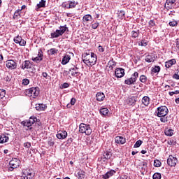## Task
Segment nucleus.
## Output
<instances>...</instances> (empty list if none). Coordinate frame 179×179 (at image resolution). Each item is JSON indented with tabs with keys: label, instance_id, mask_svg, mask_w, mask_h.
Returning a JSON list of instances; mask_svg holds the SVG:
<instances>
[{
	"label": "nucleus",
	"instance_id": "f257e3e1",
	"mask_svg": "<svg viewBox=\"0 0 179 179\" xmlns=\"http://www.w3.org/2000/svg\"><path fill=\"white\" fill-rule=\"evenodd\" d=\"M83 62L88 66H93V65H96V62H97V55L93 52H91V54L85 53Z\"/></svg>",
	"mask_w": 179,
	"mask_h": 179
},
{
	"label": "nucleus",
	"instance_id": "f03ea898",
	"mask_svg": "<svg viewBox=\"0 0 179 179\" xmlns=\"http://www.w3.org/2000/svg\"><path fill=\"white\" fill-rule=\"evenodd\" d=\"M79 132L80 134H85L86 135L92 134V128L90 127V124L81 123L79 125Z\"/></svg>",
	"mask_w": 179,
	"mask_h": 179
},
{
	"label": "nucleus",
	"instance_id": "7ed1b4c3",
	"mask_svg": "<svg viewBox=\"0 0 179 179\" xmlns=\"http://www.w3.org/2000/svg\"><path fill=\"white\" fill-rule=\"evenodd\" d=\"M59 29H57L55 32L51 33V38H58V37L62 36V34H64V33H65V31L68 30L66 24H65L64 26H60Z\"/></svg>",
	"mask_w": 179,
	"mask_h": 179
},
{
	"label": "nucleus",
	"instance_id": "20e7f679",
	"mask_svg": "<svg viewBox=\"0 0 179 179\" xmlns=\"http://www.w3.org/2000/svg\"><path fill=\"white\" fill-rule=\"evenodd\" d=\"M26 95L29 97H32V99H36L38 94H40V90L38 87H31L28 90H26Z\"/></svg>",
	"mask_w": 179,
	"mask_h": 179
},
{
	"label": "nucleus",
	"instance_id": "39448f33",
	"mask_svg": "<svg viewBox=\"0 0 179 179\" xmlns=\"http://www.w3.org/2000/svg\"><path fill=\"white\" fill-rule=\"evenodd\" d=\"M155 114L157 117H166L169 114V108L165 106H159L157 108Z\"/></svg>",
	"mask_w": 179,
	"mask_h": 179
},
{
	"label": "nucleus",
	"instance_id": "423d86ee",
	"mask_svg": "<svg viewBox=\"0 0 179 179\" xmlns=\"http://www.w3.org/2000/svg\"><path fill=\"white\" fill-rule=\"evenodd\" d=\"M9 166L8 167V171H13L15 169H17L19 166H20V160L17 158H13L10 162H9Z\"/></svg>",
	"mask_w": 179,
	"mask_h": 179
},
{
	"label": "nucleus",
	"instance_id": "0eeeda50",
	"mask_svg": "<svg viewBox=\"0 0 179 179\" xmlns=\"http://www.w3.org/2000/svg\"><path fill=\"white\" fill-rule=\"evenodd\" d=\"M34 171L31 169H23L22 170V178L23 179H33L34 178Z\"/></svg>",
	"mask_w": 179,
	"mask_h": 179
},
{
	"label": "nucleus",
	"instance_id": "6e6552de",
	"mask_svg": "<svg viewBox=\"0 0 179 179\" xmlns=\"http://www.w3.org/2000/svg\"><path fill=\"white\" fill-rule=\"evenodd\" d=\"M113 153H111V152L106 151L103 153L101 158H99V160H100L103 163H107V162H108V160L111 159Z\"/></svg>",
	"mask_w": 179,
	"mask_h": 179
},
{
	"label": "nucleus",
	"instance_id": "1a4fd4ad",
	"mask_svg": "<svg viewBox=\"0 0 179 179\" xmlns=\"http://www.w3.org/2000/svg\"><path fill=\"white\" fill-rule=\"evenodd\" d=\"M136 101H138V96H129L126 99L125 103L128 106H131L132 107H134V106H135V104H136Z\"/></svg>",
	"mask_w": 179,
	"mask_h": 179
},
{
	"label": "nucleus",
	"instance_id": "9d476101",
	"mask_svg": "<svg viewBox=\"0 0 179 179\" xmlns=\"http://www.w3.org/2000/svg\"><path fill=\"white\" fill-rule=\"evenodd\" d=\"M138 76L139 73L138 72H134L130 78L125 80L124 83L126 85H134V83L136 82V79H138Z\"/></svg>",
	"mask_w": 179,
	"mask_h": 179
},
{
	"label": "nucleus",
	"instance_id": "9b49d317",
	"mask_svg": "<svg viewBox=\"0 0 179 179\" xmlns=\"http://www.w3.org/2000/svg\"><path fill=\"white\" fill-rule=\"evenodd\" d=\"M178 162V160H177V158L174 157L173 155H169L167 159V163L170 167H176Z\"/></svg>",
	"mask_w": 179,
	"mask_h": 179
},
{
	"label": "nucleus",
	"instance_id": "f8f14e48",
	"mask_svg": "<svg viewBox=\"0 0 179 179\" xmlns=\"http://www.w3.org/2000/svg\"><path fill=\"white\" fill-rule=\"evenodd\" d=\"M6 66L8 69H16L17 68V63L13 60H8L6 61Z\"/></svg>",
	"mask_w": 179,
	"mask_h": 179
},
{
	"label": "nucleus",
	"instance_id": "ddd939ff",
	"mask_svg": "<svg viewBox=\"0 0 179 179\" xmlns=\"http://www.w3.org/2000/svg\"><path fill=\"white\" fill-rule=\"evenodd\" d=\"M14 42L15 44H19L21 47H24L26 45V41L24 39L22 38V36H17L14 38Z\"/></svg>",
	"mask_w": 179,
	"mask_h": 179
},
{
	"label": "nucleus",
	"instance_id": "4468645a",
	"mask_svg": "<svg viewBox=\"0 0 179 179\" xmlns=\"http://www.w3.org/2000/svg\"><path fill=\"white\" fill-rule=\"evenodd\" d=\"M116 78H123L125 75V70L122 68H117L115 71Z\"/></svg>",
	"mask_w": 179,
	"mask_h": 179
},
{
	"label": "nucleus",
	"instance_id": "2eb2a0df",
	"mask_svg": "<svg viewBox=\"0 0 179 179\" xmlns=\"http://www.w3.org/2000/svg\"><path fill=\"white\" fill-rule=\"evenodd\" d=\"M33 66V64L30 62L29 60H25L24 62H22L21 69L24 71V69H31V66Z\"/></svg>",
	"mask_w": 179,
	"mask_h": 179
},
{
	"label": "nucleus",
	"instance_id": "dca6fc26",
	"mask_svg": "<svg viewBox=\"0 0 179 179\" xmlns=\"http://www.w3.org/2000/svg\"><path fill=\"white\" fill-rule=\"evenodd\" d=\"M79 68L76 67L75 65H71L69 69V71L71 72V76H78L79 75V72L78 71Z\"/></svg>",
	"mask_w": 179,
	"mask_h": 179
},
{
	"label": "nucleus",
	"instance_id": "f3484780",
	"mask_svg": "<svg viewBox=\"0 0 179 179\" xmlns=\"http://www.w3.org/2000/svg\"><path fill=\"white\" fill-rule=\"evenodd\" d=\"M176 0H166L165 3V8L166 9H173L174 8Z\"/></svg>",
	"mask_w": 179,
	"mask_h": 179
},
{
	"label": "nucleus",
	"instance_id": "a211bd4d",
	"mask_svg": "<svg viewBox=\"0 0 179 179\" xmlns=\"http://www.w3.org/2000/svg\"><path fill=\"white\" fill-rule=\"evenodd\" d=\"M57 139H65L68 136L66 131H59L56 135Z\"/></svg>",
	"mask_w": 179,
	"mask_h": 179
},
{
	"label": "nucleus",
	"instance_id": "6ab92c4d",
	"mask_svg": "<svg viewBox=\"0 0 179 179\" xmlns=\"http://www.w3.org/2000/svg\"><path fill=\"white\" fill-rule=\"evenodd\" d=\"M115 141L116 143H118V144L121 143V145H124V143L127 142V140L125 139V138L122 136H117L115 137Z\"/></svg>",
	"mask_w": 179,
	"mask_h": 179
},
{
	"label": "nucleus",
	"instance_id": "aec40b11",
	"mask_svg": "<svg viewBox=\"0 0 179 179\" xmlns=\"http://www.w3.org/2000/svg\"><path fill=\"white\" fill-rule=\"evenodd\" d=\"M115 174V171L110 170L108 171L106 174L103 175L102 178L103 179H108L110 177H113Z\"/></svg>",
	"mask_w": 179,
	"mask_h": 179
},
{
	"label": "nucleus",
	"instance_id": "412c9836",
	"mask_svg": "<svg viewBox=\"0 0 179 179\" xmlns=\"http://www.w3.org/2000/svg\"><path fill=\"white\" fill-rule=\"evenodd\" d=\"M35 108L37 111H44L47 108V106L43 103H38L36 104Z\"/></svg>",
	"mask_w": 179,
	"mask_h": 179
},
{
	"label": "nucleus",
	"instance_id": "4be33fe9",
	"mask_svg": "<svg viewBox=\"0 0 179 179\" xmlns=\"http://www.w3.org/2000/svg\"><path fill=\"white\" fill-rule=\"evenodd\" d=\"M69 61H71V55H65V56L62 59V64L66 65V64H68V62H69Z\"/></svg>",
	"mask_w": 179,
	"mask_h": 179
},
{
	"label": "nucleus",
	"instance_id": "5701e85b",
	"mask_svg": "<svg viewBox=\"0 0 179 179\" xmlns=\"http://www.w3.org/2000/svg\"><path fill=\"white\" fill-rule=\"evenodd\" d=\"M92 20H93V17H92L90 14H87L83 17V22L84 23H87V22H90Z\"/></svg>",
	"mask_w": 179,
	"mask_h": 179
},
{
	"label": "nucleus",
	"instance_id": "b1692460",
	"mask_svg": "<svg viewBox=\"0 0 179 179\" xmlns=\"http://www.w3.org/2000/svg\"><path fill=\"white\" fill-rule=\"evenodd\" d=\"M97 101H103L106 98V95L103 92H98L96 95Z\"/></svg>",
	"mask_w": 179,
	"mask_h": 179
},
{
	"label": "nucleus",
	"instance_id": "393cba45",
	"mask_svg": "<svg viewBox=\"0 0 179 179\" xmlns=\"http://www.w3.org/2000/svg\"><path fill=\"white\" fill-rule=\"evenodd\" d=\"M176 59H172L171 60H169L168 62H165V67L166 68H171V66H173V65L176 64Z\"/></svg>",
	"mask_w": 179,
	"mask_h": 179
},
{
	"label": "nucleus",
	"instance_id": "a878e982",
	"mask_svg": "<svg viewBox=\"0 0 179 179\" xmlns=\"http://www.w3.org/2000/svg\"><path fill=\"white\" fill-rule=\"evenodd\" d=\"M78 2H76L75 1H69L67 9H73V8L76 7V5H78Z\"/></svg>",
	"mask_w": 179,
	"mask_h": 179
},
{
	"label": "nucleus",
	"instance_id": "bb28decb",
	"mask_svg": "<svg viewBox=\"0 0 179 179\" xmlns=\"http://www.w3.org/2000/svg\"><path fill=\"white\" fill-rule=\"evenodd\" d=\"M9 141V137L5 134L0 136V143H6Z\"/></svg>",
	"mask_w": 179,
	"mask_h": 179
},
{
	"label": "nucleus",
	"instance_id": "cd10ccee",
	"mask_svg": "<svg viewBox=\"0 0 179 179\" xmlns=\"http://www.w3.org/2000/svg\"><path fill=\"white\" fill-rule=\"evenodd\" d=\"M76 177L78 179L85 178V171L80 170L76 173Z\"/></svg>",
	"mask_w": 179,
	"mask_h": 179
},
{
	"label": "nucleus",
	"instance_id": "c85d7f7f",
	"mask_svg": "<svg viewBox=\"0 0 179 179\" xmlns=\"http://www.w3.org/2000/svg\"><path fill=\"white\" fill-rule=\"evenodd\" d=\"M142 103H143V104H144V106H149V104L150 103V98H149V96H145L142 99Z\"/></svg>",
	"mask_w": 179,
	"mask_h": 179
},
{
	"label": "nucleus",
	"instance_id": "c756f323",
	"mask_svg": "<svg viewBox=\"0 0 179 179\" xmlns=\"http://www.w3.org/2000/svg\"><path fill=\"white\" fill-rule=\"evenodd\" d=\"M108 112L109 110H108V108H102L99 110L101 115H103V117H106V115H108Z\"/></svg>",
	"mask_w": 179,
	"mask_h": 179
},
{
	"label": "nucleus",
	"instance_id": "7c9ffc66",
	"mask_svg": "<svg viewBox=\"0 0 179 179\" xmlns=\"http://www.w3.org/2000/svg\"><path fill=\"white\" fill-rule=\"evenodd\" d=\"M108 65H109L110 69H114V66H117V62H115V61H114V59H112L111 60H110L108 62Z\"/></svg>",
	"mask_w": 179,
	"mask_h": 179
},
{
	"label": "nucleus",
	"instance_id": "2f4dec72",
	"mask_svg": "<svg viewBox=\"0 0 179 179\" xmlns=\"http://www.w3.org/2000/svg\"><path fill=\"white\" fill-rule=\"evenodd\" d=\"M173 134H174V130L171 129H166L165 130V135H166V136H173Z\"/></svg>",
	"mask_w": 179,
	"mask_h": 179
},
{
	"label": "nucleus",
	"instance_id": "473e14b6",
	"mask_svg": "<svg viewBox=\"0 0 179 179\" xmlns=\"http://www.w3.org/2000/svg\"><path fill=\"white\" fill-rule=\"evenodd\" d=\"M151 71L152 75H155V73H159V72H160V66H155V67H152Z\"/></svg>",
	"mask_w": 179,
	"mask_h": 179
},
{
	"label": "nucleus",
	"instance_id": "72a5a7b5",
	"mask_svg": "<svg viewBox=\"0 0 179 179\" xmlns=\"http://www.w3.org/2000/svg\"><path fill=\"white\" fill-rule=\"evenodd\" d=\"M145 62L150 63V62H155V57H152V55H148L145 57Z\"/></svg>",
	"mask_w": 179,
	"mask_h": 179
},
{
	"label": "nucleus",
	"instance_id": "f704fd0d",
	"mask_svg": "<svg viewBox=\"0 0 179 179\" xmlns=\"http://www.w3.org/2000/svg\"><path fill=\"white\" fill-rule=\"evenodd\" d=\"M140 33L141 32L139 31V30L132 31L131 35H132L133 38H136L139 37Z\"/></svg>",
	"mask_w": 179,
	"mask_h": 179
},
{
	"label": "nucleus",
	"instance_id": "c9c22d12",
	"mask_svg": "<svg viewBox=\"0 0 179 179\" xmlns=\"http://www.w3.org/2000/svg\"><path fill=\"white\" fill-rule=\"evenodd\" d=\"M50 55H54L55 54H58V50L55 48H51L48 50Z\"/></svg>",
	"mask_w": 179,
	"mask_h": 179
},
{
	"label": "nucleus",
	"instance_id": "e433bc0d",
	"mask_svg": "<svg viewBox=\"0 0 179 179\" xmlns=\"http://www.w3.org/2000/svg\"><path fill=\"white\" fill-rule=\"evenodd\" d=\"M140 82H141V83H146L147 80H148V77H146V76L145 75H141L140 76Z\"/></svg>",
	"mask_w": 179,
	"mask_h": 179
},
{
	"label": "nucleus",
	"instance_id": "4c0bfd02",
	"mask_svg": "<svg viewBox=\"0 0 179 179\" xmlns=\"http://www.w3.org/2000/svg\"><path fill=\"white\" fill-rule=\"evenodd\" d=\"M32 61H34V62H36V64H38L39 62H41V61H43V57H40L38 56L36 57H32Z\"/></svg>",
	"mask_w": 179,
	"mask_h": 179
},
{
	"label": "nucleus",
	"instance_id": "58836bf2",
	"mask_svg": "<svg viewBox=\"0 0 179 179\" xmlns=\"http://www.w3.org/2000/svg\"><path fill=\"white\" fill-rule=\"evenodd\" d=\"M20 15H22V10L18 9L15 11L13 18L15 19L16 17H19V16H20Z\"/></svg>",
	"mask_w": 179,
	"mask_h": 179
},
{
	"label": "nucleus",
	"instance_id": "ea45409f",
	"mask_svg": "<svg viewBox=\"0 0 179 179\" xmlns=\"http://www.w3.org/2000/svg\"><path fill=\"white\" fill-rule=\"evenodd\" d=\"M37 7L40 8H45V0H41L39 3L37 4Z\"/></svg>",
	"mask_w": 179,
	"mask_h": 179
},
{
	"label": "nucleus",
	"instance_id": "a19ab883",
	"mask_svg": "<svg viewBox=\"0 0 179 179\" xmlns=\"http://www.w3.org/2000/svg\"><path fill=\"white\" fill-rule=\"evenodd\" d=\"M29 121L31 123V124L33 125V124H34L35 122H37V121H38L37 120V117H34V116H31L30 117Z\"/></svg>",
	"mask_w": 179,
	"mask_h": 179
},
{
	"label": "nucleus",
	"instance_id": "79ce46f5",
	"mask_svg": "<svg viewBox=\"0 0 179 179\" xmlns=\"http://www.w3.org/2000/svg\"><path fill=\"white\" fill-rule=\"evenodd\" d=\"M148 27H150V29H152V27H155V26H156V22H155L154 20H150L148 22Z\"/></svg>",
	"mask_w": 179,
	"mask_h": 179
},
{
	"label": "nucleus",
	"instance_id": "37998d69",
	"mask_svg": "<svg viewBox=\"0 0 179 179\" xmlns=\"http://www.w3.org/2000/svg\"><path fill=\"white\" fill-rule=\"evenodd\" d=\"M153 179H160L162 178V174L160 173H155L152 176Z\"/></svg>",
	"mask_w": 179,
	"mask_h": 179
},
{
	"label": "nucleus",
	"instance_id": "c03bdc74",
	"mask_svg": "<svg viewBox=\"0 0 179 179\" xmlns=\"http://www.w3.org/2000/svg\"><path fill=\"white\" fill-rule=\"evenodd\" d=\"M155 167H160L162 166V162L159 159H155L154 161Z\"/></svg>",
	"mask_w": 179,
	"mask_h": 179
},
{
	"label": "nucleus",
	"instance_id": "a18cd8bd",
	"mask_svg": "<svg viewBox=\"0 0 179 179\" xmlns=\"http://www.w3.org/2000/svg\"><path fill=\"white\" fill-rule=\"evenodd\" d=\"M142 143H143V141H142L141 140H138L134 144V148H139L141 145H142Z\"/></svg>",
	"mask_w": 179,
	"mask_h": 179
},
{
	"label": "nucleus",
	"instance_id": "49530a36",
	"mask_svg": "<svg viewBox=\"0 0 179 179\" xmlns=\"http://www.w3.org/2000/svg\"><path fill=\"white\" fill-rule=\"evenodd\" d=\"M6 94V91L5 90H0V99H3Z\"/></svg>",
	"mask_w": 179,
	"mask_h": 179
},
{
	"label": "nucleus",
	"instance_id": "de8ad7c7",
	"mask_svg": "<svg viewBox=\"0 0 179 179\" xmlns=\"http://www.w3.org/2000/svg\"><path fill=\"white\" fill-rule=\"evenodd\" d=\"M120 19H124L125 17V12L124 10H120L119 13Z\"/></svg>",
	"mask_w": 179,
	"mask_h": 179
},
{
	"label": "nucleus",
	"instance_id": "09e8293b",
	"mask_svg": "<svg viewBox=\"0 0 179 179\" xmlns=\"http://www.w3.org/2000/svg\"><path fill=\"white\" fill-rule=\"evenodd\" d=\"M139 45H141V47H146L148 45V41L146 40H143L139 43Z\"/></svg>",
	"mask_w": 179,
	"mask_h": 179
},
{
	"label": "nucleus",
	"instance_id": "8fccbe9b",
	"mask_svg": "<svg viewBox=\"0 0 179 179\" xmlns=\"http://www.w3.org/2000/svg\"><path fill=\"white\" fill-rule=\"evenodd\" d=\"M161 117L160 118L161 122H167L169 121L168 117H166V116H162V117Z\"/></svg>",
	"mask_w": 179,
	"mask_h": 179
},
{
	"label": "nucleus",
	"instance_id": "3c124183",
	"mask_svg": "<svg viewBox=\"0 0 179 179\" xmlns=\"http://www.w3.org/2000/svg\"><path fill=\"white\" fill-rule=\"evenodd\" d=\"M30 83V80L27 78H24L22 80V85H24V86H27Z\"/></svg>",
	"mask_w": 179,
	"mask_h": 179
},
{
	"label": "nucleus",
	"instance_id": "603ef678",
	"mask_svg": "<svg viewBox=\"0 0 179 179\" xmlns=\"http://www.w3.org/2000/svg\"><path fill=\"white\" fill-rule=\"evenodd\" d=\"M173 78L176 80H179V69L176 71V72L173 75Z\"/></svg>",
	"mask_w": 179,
	"mask_h": 179
},
{
	"label": "nucleus",
	"instance_id": "864d4df0",
	"mask_svg": "<svg viewBox=\"0 0 179 179\" xmlns=\"http://www.w3.org/2000/svg\"><path fill=\"white\" fill-rule=\"evenodd\" d=\"M99 26H100V24L96 22L95 23L92 24V28L96 29H97V27H99Z\"/></svg>",
	"mask_w": 179,
	"mask_h": 179
},
{
	"label": "nucleus",
	"instance_id": "5fc2aeb1",
	"mask_svg": "<svg viewBox=\"0 0 179 179\" xmlns=\"http://www.w3.org/2000/svg\"><path fill=\"white\" fill-rule=\"evenodd\" d=\"M24 146L27 148V149L31 148V143L27 142L24 143Z\"/></svg>",
	"mask_w": 179,
	"mask_h": 179
},
{
	"label": "nucleus",
	"instance_id": "6e6d98bb",
	"mask_svg": "<svg viewBox=\"0 0 179 179\" xmlns=\"http://www.w3.org/2000/svg\"><path fill=\"white\" fill-rule=\"evenodd\" d=\"M174 94H179V90H176L175 92H169V96H174Z\"/></svg>",
	"mask_w": 179,
	"mask_h": 179
},
{
	"label": "nucleus",
	"instance_id": "4d7b16f0",
	"mask_svg": "<svg viewBox=\"0 0 179 179\" xmlns=\"http://www.w3.org/2000/svg\"><path fill=\"white\" fill-rule=\"evenodd\" d=\"M177 24V22L176 21H171L169 22V26H171L172 27H174Z\"/></svg>",
	"mask_w": 179,
	"mask_h": 179
},
{
	"label": "nucleus",
	"instance_id": "13d9d810",
	"mask_svg": "<svg viewBox=\"0 0 179 179\" xmlns=\"http://www.w3.org/2000/svg\"><path fill=\"white\" fill-rule=\"evenodd\" d=\"M38 57L43 58V50H41V49L38 50Z\"/></svg>",
	"mask_w": 179,
	"mask_h": 179
},
{
	"label": "nucleus",
	"instance_id": "bf43d9fd",
	"mask_svg": "<svg viewBox=\"0 0 179 179\" xmlns=\"http://www.w3.org/2000/svg\"><path fill=\"white\" fill-rule=\"evenodd\" d=\"M63 89H67V87H69V84L68 83H64L62 85Z\"/></svg>",
	"mask_w": 179,
	"mask_h": 179
},
{
	"label": "nucleus",
	"instance_id": "052dcab7",
	"mask_svg": "<svg viewBox=\"0 0 179 179\" xmlns=\"http://www.w3.org/2000/svg\"><path fill=\"white\" fill-rule=\"evenodd\" d=\"M70 103H71V106H75V103H76V99L72 98L71 99V102Z\"/></svg>",
	"mask_w": 179,
	"mask_h": 179
},
{
	"label": "nucleus",
	"instance_id": "680f3d73",
	"mask_svg": "<svg viewBox=\"0 0 179 179\" xmlns=\"http://www.w3.org/2000/svg\"><path fill=\"white\" fill-rule=\"evenodd\" d=\"M98 50H99V52H104V48H103V47L101 46V45H99V46L98 47Z\"/></svg>",
	"mask_w": 179,
	"mask_h": 179
},
{
	"label": "nucleus",
	"instance_id": "e2e57ef3",
	"mask_svg": "<svg viewBox=\"0 0 179 179\" xmlns=\"http://www.w3.org/2000/svg\"><path fill=\"white\" fill-rule=\"evenodd\" d=\"M168 145H176V141L174 140H170L168 141Z\"/></svg>",
	"mask_w": 179,
	"mask_h": 179
},
{
	"label": "nucleus",
	"instance_id": "0e129e2a",
	"mask_svg": "<svg viewBox=\"0 0 179 179\" xmlns=\"http://www.w3.org/2000/svg\"><path fill=\"white\" fill-rule=\"evenodd\" d=\"M42 76H43V78H45V79H47V78L48 77V73H47L46 72H43L42 73Z\"/></svg>",
	"mask_w": 179,
	"mask_h": 179
},
{
	"label": "nucleus",
	"instance_id": "69168bd1",
	"mask_svg": "<svg viewBox=\"0 0 179 179\" xmlns=\"http://www.w3.org/2000/svg\"><path fill=\"white\" fill-rule=\"evenodd\" d=\"M4 80H6V82H10L11 79H10V77L9 76H6Z\"/></svg>",
	"mask_w": 179,
	"mask_h": 179
},
{
	"label": "nucleus",
	"instance_id": "338daca9",
	"mask_svg": "<svg viewBox=\"0 0 179 179\" xmlns=\"http://www.w3.org/2000/svg\"><path fill=\"white\" fill-rule=\"evenodd\" d=\"M31 123L29 120H27V127L29 128L31 127Z\"/></svg>",
	"mask_w": 179,
	"mask_h": 179
},
{
	"label": "nucleus",
	"instance_id": "774afa93",
	"mask_svg": "<svg viewBox=\"0 0 179 179\" xmlns=\"http://www.w3.org/2000/svg\"><path fill=\"white\" fill-rule=\"evenodd\" d=\"M176 47H177L178 50H179V41H178V39H176Z\"/></svg>",
	"mask_w": 179,
	"mask_h": 179
}]
</instances>
